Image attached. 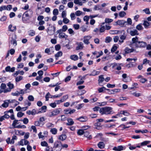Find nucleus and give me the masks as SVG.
<instances>
[{
    "label": "nucleus",
    "instance_id": "33",
    "mask_svg": "<svg viewBox=\"0 0 151 151\" xmlns=\"http://www.w3.org/2000/svg\"><path fill=\"white\" fill-rule=\"evenodd\" d=\"M8 100L5 101L4 102V103L1 106L4 107L6 108L7 107L9 106V102L8 101Z\"/></svg>",
    "mask_w": 151,
    "mask_h": 151
},
{
    "label": "nucleus",
    "instance_id": "18",
    "mask_svg": "<svg viewBox=\"0 0 151 151\" xmlns=\"http://www.w3.org/2000/svg\"><path fill=\"white\" fill-rule=\"evenodd\" d=\"M17 29L16 26H12V24H10L8 27V30L11 32H14L16 31Z\"/></svg>",
    "mask_w": 151,
    "mask_h": 151
},
{
    "label": "nucleus",
    "instance_id": "5",
    "mask_svg": "<svg viewBox=\"0 0 151 151\" xmlns=\"http://www.w3.org/2000/svg\"><path fill=\"white\" fill-rule=\"evenodd\" d=\"M61 110L60 108L56 109L50 112L48 114V116L50 117L56 116L60 113Z\"/></svg>",
    "mask_w": 151,
    "mask_h": 151
},
{
    "label": "nucleus",
    "instance_id": "14",
    "mask_svg": "<svg viewBox=\"0 0 151 151\" xmlns=\"http://www.w3.org/2000/svg\"><path fill=\"white\" fill-rule=\"evenodd\" d=\"M76 44L77 45L76 48V50H82L83 49L84 47L83 44L82 42H77Z\"/></svg>",
    "mask_w": 151,
    "mask_h": 151
},
{
    "label": "nucleus",
    "instance_id": "19",
    "mask_svg": "<svg viewBox=\"0 0 151 151\" xmlns=\"http://www.w3.org/2000/svg\"><path fill=\"white\" fill-rule=\"evenodd\" d=\"M67 136L65 134H62L58 136V139L59 140L63 141L67 138Z\"/></svg>",
    "mask_w": 151,
    "mask_h": 151
},
{
    "label": "nucleus",
    "instance_id": "36",
    "mask_svg": "<svg viewBox=\"0 0 151 151\" xmlns=\"http://www.w3.org/2000/svg\"><path fill=\"white\" fill-rule=\"evenodd\" d=\"M34 124L36 126L41 127L44 124V123H41L39 121H36L35 122Z\"/></svg>",
    "mask_w": 151,
    "mask_h": 151
},
{
    "label": "nucleus",
    "instance_id": "10",
    "mask_svg": "<svg viewBox=\"0 0 151 151\" xmlns=\"http://www.w3.org/2000/svg\"><path fill=\"white\" fill-rule=\"evenodd\" d=\"M12 6L11 5H8L7 6L2 5L0 6V12H1L3 10H10L12 9Z\"/></svg>",
    "mask_w": 151,
    "mask_h": 151
},
{
    "label": "nucleus",
    "instance_id": "31",
    "mask_svg": "<svg viewBox=\"0 0 151 151\" xmlns=\"http://www.w3.org/2000/svg\"><path fill=\"white\" fill-rule=\"evenodd\" d=\"M77 119L81 122H84L86 121L87 120V118L86 117L81 116Z\"/></svg>",
    "mask_w": 151,
    "mask_h": 151
},
{
    "label": "nucleus",
    "instance_id": "46",
    "mask_svg": "<svg viewBox=\"0 0 151 151\" xmlns=\"http://www.w3.org/2000/svg\"><path fill=\"white\" fill-rule=\"evenodd\" d=\"M112 40V38L110 37H106L105 39V42L106 43H109Z\"/></svg>",
    "mask_w": 151,
    "mask_h": 151
},
{
    "label": "nucleus",
    "instance_id": "28",
    "mask_svg": "<svg viewBox=\"0 0 151 151\" xmlns=\"http://www.w3.org/2000/svg\"><path fill=\"white\" fill-rule=\"evenodd\" d=\"M62 55L63 53L61 51H59L55 55V59L57 60L58 59V58L61 56Z\"/></svg>",
    "mask_w": 151,
    "mask_h": 151
},
{
    "label": "nucleus",
    "instance_id": "1",
    "mask_svg": "<svg viewBox=\"0 0 151 151\" xmlns=\"http://www.w3.org/2000/svg\"><path fill=\"white\" fill-rule=\"evenodd\" d=\"M132 43L131 45L133 46L135 45L136 47H144L147 45V43L143 41H138V38L136 36L132 39Z\"/></svg>",
    "mask_w": 151,
    "mask_h": 151
},
{
    "label": "nucleus",
    "instance_id": "17",
    "mask_svg": "<svg viewBox=\"0 0 151 151\" xmlns=\"http://www.w3.org/2000/svg\"><path fill=\"white\" fill-rule=\"evenodd\" d=\"M51 27L53 28V30L52 29L50 30L49 29H48L47 32L50 35H52L54 34L56 30V27L55 26H51Z\"/></svg>",
    "mask_w": 151,
    "mask_h": 151
},
{
    "label": "nucleus",
    "instance_id": "55",
    "mask_svg": "<svg viewBox=\"0 0 151 151\" xmlns=\"http://www.w3.org/2000/svg\"><path fill=\"white\" fill-rule=\"evenodd\" d=\"M45 151H53V147H50L48 145L45 149Z\"/></svg>",
    "mask_w": 151,
    "mask_h": 151
},
{
    "label": "nucleus",
    "instance_id": "22",
    "mask_svg": "<svg viewBox=\"0 0 151 151\" xmlns=\"http://www.w3.org/2000/svg\"><path fill=\"white\" fill-rule=\"evenodd\" d=\"M126 38V36L124 35H121L120 38V39L119 40V44L121 45L122 43H123L124 41V40H125Z\"/></svg>",
    "mask_w": 151,
    "mask_h": 151
},
{
    "label": "nucleus",
    "instance_id": "27",
    "mask_svg": "<svg viewBox=\"0 0 151 151\" xmlns=\"http://www.w3.org/2000/svg\"><path fill=\"white\" fill-rule=\"evenodd\" d=\"M10 117L7 114H5L3 116L0 117V121L2 122L5 119H8Z\"/></svg>",
    "mask_w": 151,
    "mask_h": 151
},
{
    "label": "nucleus",
    "instance_id": "30",
    "mask_svg": "<svg viewBox=\"0 0 151 151\" xmlns=\"http://www.w3.org/2000/svg\"><path fill=\"white\" fill-rule=\"evenodd\" d=\"M71 59L74 61H76L78 59V57L77 55H71L70 57Z\"/></svg>",
    "mask_w": 151,
    "mask_h": 151
},
{
    "label": "nucleus",
    "instance_id": "35",
    "mask_svg": "<svg viewBox=\"0 0 151 151\" xmlns=\"http://www.w3.org/2000/svg\"><path fill=\"white\" fill-rule=\"evenodd\" d=\"M23 77L22 76H19L16 77L15 80L16 82H18L22 80L23 79Z\"/></svg>",
    "mask_w": 151,
    "mask_h": 151
},
{
    "label": "nucleus",
    "instance_id": "40",
    "mask_svg": "<svg viewBox=\"0 0 151 151\" xmlns=\"http://www.w3.org/2000/svg\"><path fill=\"white\" fill-rule=\"evenodd\" d=\"M85 132L82 129H79L78 130L77 133L79 135H82L84 134Z\"/></svg>",
    "mask_w": 151,
    "mask_h": 151
},
{
    "label": "nucleus",
    "instance_id": "23",
    "mask_svg": "<svg viewBox=\"0 0 151 151\" xmlns=\"http://www.w3.org/2000/svg\"><path fill=\"white\" fill-rule=\"evenodd\" d=\"M94 126H95L96 129H97L99 130L101 129L102 126L100 122H97L95 123Z\"/></svg>",
    "mask_w": 151,
    "mask_h": 151
},
{
    "label": "nucleus",
    "instance_id": "3",
    "mask_svg": "<svg viewBox=\"0 0 151 151\" xmlns=\"http://www.w3.org/2000/svg\"><path fill=\"white\" fill-rule=\"evenodd\" d=\"M32 14V12L30 10L25 12L22 15V21L24 23H27L31 17Z\"/></svg>",
    "mask_w": 151,
    "mask_h": 151
},
{
    "label": "nucleus",
    "instance_id": "7",
    "mask_svg": "<svg viewBox=\"0 0 151 151\" xmlns=\"http://www.w3.org/2000/svg\"><path fill=\"white\" fill-rule=\"evenodd\" d=\"M7 86L8 87V88H6V89L4 91V93H6L8 92H10L13 89L14 86L13 83H12L10 82H9L6 84Z\"/></svg>",
    "mask_w": 151,
    "mask_h": 151
},
{
    "label": "nucleus",
    "instance_id": "50",
    "mask_svg": "<svg viewBox=\"0 0 151 151\" xmlns=\"http://www.w3.org/2000/svg\"><path fill=\"white\" fill-rule=\"evenodd\" d=\"M74 3L76 4H78L80 6H82L83 4L81 2L80 0H74Z\"/></svg>",
    "mask_w": 151,
    "mask_h": 151
},
{
    "label": "nucleus",
    "instance_id": "9",
    "mask_svg": "<svg viewBox=\"0 0 151 151\" xmlns=\"http://www.w3.org/2000/svg\"><path fill=\"white\" fill-rule=\"evenodd\" d=\"M130 30L129 33L131 36H134L139 34L138 31L136 29H134L133 28H130L128 29V30Z\"/></svg>",
    "mask_w": 151,
    "mask_h": 151
},
{
    "label": "nucleus",
    "instance_id": "44",
    "mask_svg": "<svg viewBox=\"0 0 151 151\" xmlns=\"http://www.w3.org/2000/svg\"><path fill=\"white\" fill-rule=\"evenodd\" d=\"M150 24L149 22L147 21H144L143 23V25L144 26L145 28H147L148 27Z\"/></svg>",
    "mask_w": 151,
    "mask_h": 151
},
{
    "label": "nucleus",
    "instance_id": "12",
    "mask_svg": "<svg viewBox=\"0 0 151 151\" xmlns=\"http://www.w3.org/2000/svg\"><path fill=\"white\" fill-rule=\"evenodd\" d=\"M127 22L124 20H118L115 22V25H119L121 26H123Z\"/></svg>",
    "mask_w": 151,
    "mask_h": 151
},
{
    "label": "nucleus",
    "instance_id": "29",
    "mask_svg": "<svg viewBox=\"0 0 151 151\" xmlns=\"http://www.w3.org/2000/svg\"><path fill=\"white\" fill-rule=\"evenodd\" d=\"M84 136L89 139H90L92 138L91 135L88 132H85Z\"/></svg>",
    "mask_w": 151,
    "mask_h": 151
},
{
    "label": "nucleus",
    "instance_id": "4",
    "mask_svg": "<svg viewBox=\"0 0 151 151\" xmlns=\"http://www.w3.org/2000/svg\"><path fill=\"white\" fill-rule=\"evenodd\" d=\"M61 145V142L58 140L55 141L53 147V151H60L62 149Z\"/></svg>",
    "mask_w": 151,
    "mask_h": 151
},
{
    "label": "nucleus",
    "instance_id": "54",
    "mask_svg": "<svg viewBox=\"0 0 151 151\" xmlns=\"http://www.w3.org/2000/svg\"><path fill=\"white\" fill-rule=\"evenodd\" d=\"M119 15L120 17H123L126 15V13L124 11H122L119 13Z\"/></svg>",
    "mask_w": 151,
    "mask_h": 151
},
{
    "label": "nucleus",
    "instance_id": "16",
    "mask_svg": "<svg viewBox=\"0 0 151 151\" xmlns=\"http://www.w3.org/2000/svg\"><path fill=\"white\" fill-rule=\"evenodd\" d=\"M8 101L9 102V104H12L13 105L14 107H15L17 105L19 104V103L16 101L15 99L13 100H8Z\"/></svg>",
    "mask_w": 151,
    "mask_h": 151
},
{
    "label": "nucleus",
    "instance_id": "37",
    "mask_svg": "<svg viewBox=\"0 0 151 151\" xmlns=\"http://www.w3.org/2000/svg\"><path fill=\"white\" fill-rule=\"evenodd\" d=\"M106 90L109 91V94H114L115 92H118V89H115L112 90H109V89H106Z\"/></svg>",
    "mask_w": 151,
    "mask_h": 151
},
{
    "label": "nucleus",
    "instance_id": "26",
    "mask_svg": "<svg viewBox=\"0 0 151 151\" xmlns=\"http://www.w3.org/2000/svg\"><path fill=\"white\" fill-rule=\"evenodd\" d=\"M47 109V106H44L42 107L41 109H40V111L37 112V113H40L42 112H45V110Z\"/></svg>",
    "mask_w": 151,
    "mask_h": 151
},
{
    "label": "nucleus",
    "instance_id": "61",
    "mask_svg": "<svg viewBox=\"0 0 151 151\" xmlns=\"http://www.w3.org/2000/svg\"><path fill=\"white\" fill-rule=\"evenodd\" d=\"M68 33L71 35H73L75 34V32L71 28L69 29H68Z\"/></svg>",
    "mask_w": 151,
    "mask_h": 151
},
{
    "label": "nucleus",
    "instance_id": "49",
    "mask_svg": "<svg viewBox=\"0 0 151 151\" xmlns=\"http://www.w3.org/2000/svg\"><path fill=\"white\" fill-rule=\"evenodd\" d=\"M29 35L31 36H34L35 34V32L33 30H30L29 32Z\"/></svg>",
    "mask_w": 151,
    "mask_h": 151
},
{
    "label": "nucleus",
    "instance_id": "59",
    "mask_svg": "<svg viewBox=\"0 0 151 151\" xmlns=\"http://www.w3.org/2000/svg\"><path fill=\"white\" fill-rule=\"evenodd\" d=\"M59 12L57 9H55L53 11V14L54 15H57L58 14Z\"/></svg>",
    "mask_w": 151,
    "mask_h": 151
},
{
    "label": "nucleus",
    "instance_id": "6",
    "mask_svg": "<svg viewBox=\"0 0 151 151\" xmlns=\"http://www.w3.org/2000/svg\"><path fill=\"white\" fill-rule=\"evenodd\" d=\"M56 33L57 34H59L58 37L60 39L65 38L66 39L68 37V35L60 29L56 31Z\"/></svg>",
    "mask_w": 151,
    "mask_h": 151
},
{
    "label": "nucleus",
    "instance_id": "32",
    "mask_svg": "<svg viewBox=\"0 0 151 151\" xmlns=\"http://www.w3.org/2000/svg\"><path fill=\"white\" fill-rule=\"evenodd\" d=\"M121 113L126 116H128L130 115V114L126 110L121 111Z\"/></svg>",
    "mask_w": 151,
    "mask_h": 151
},
{
    "label": "nucleus",
    "instance_id": "58",
    "mask_svg": "<svg viewBox=\"0 0 151 151\" xmlns=\"http://www.w3.org/2000/svg\"><path fill=\"white\" fill-rule=\"evenodd\" d=\"M132 62H130L129 63L126 65V67L128 68H129L131 67H133L134 66V65L132 63Z\"/></svg>",
    "mask_w": 151,
    "mask_h": 151
},
{
    "label": "nucleus",
    "instance_id": "48",
    "mask_svg": "<svg viewBox=\"0 0 151 151\" xmlns=\"http://www.w3.org/2000/svg\"><path fill=\"white\" fill-rule=\"evenodd\" d=\"M0 88L3 90L4 93V90L6 88V84L4 83H2L0 86Z\"/></svg>",
    "mask_w": 151,
    "mask_h": 151
},
{
    "label": "nucleus",
    "instance_id": "2",
    "mask_svg": "<svg viewBox=\"0 0 151 151\" xmlns=\"http://www.w3.org/2000/svg\"><path fill=\"white\" fill-rule=\"evenodd\" d=\"M112 108L109 106H106L100 109L99 112L101 114H105L106 115L112 114L114 112L112 110Z\"/></svg>",
    "mask_w": 151,
    "mask_h": 151
},
{
    "label": "nucleus",
    "instance_id": "8",
    "mask_svg": "<svg viewBox=\"0 0 151 151\" xmlns=\"http://www.w3.org/2000/svg\"><path fill=\"white\" fill-rule=\"evenodd\" d=\"M123 66V64L122 63H114L112 64V68L119 70L122 69V67Z\"/></svg>",
    "mask_w": 151,
    "mask_h": 151
},
{
    "label": "nucleus",
    "instance_id": "52",
    "mask_svg": "<svg viewBox=\"0 0 151 151\" xmlns=\"http://www.w3.org/2000/svg\"><path fill=\"white\" fill-rule=\"evenodd\" d=\"M150 141H145L141 143V145L143 146L147 145V144L150 143Z\"/></svg>",
    "mask_w": 151,
    "mask_h": 151
},
{
    "label": "nucleus",
    "instance_id": "64",
    "mask_svg": "<svg viewBox=\"0 0 151 151\" xmlns=\"http://www.w3.org/2000/svg\"><path fill=\"white\" fill-rule=\"evenodd\" d=\"M75 14L74 13H72L70 14V17H71V20H74L76 18Z\"/></svg>",
    "mask_w": 151,
    "mask_h": 151
},
{
    "label": "nucleus",
    "instance_id": "34",
    "mask_svg": "<svg viewBox=\"0 0 151 151\" xmlns=\"http://www.w3.org/2000/svg\"><path fill=\"white\" fill-rule=\"evenodd\" d=\"M100 73L99 71H96L95 70H93L91 73L89 74V75L90 76H95L99 75Z\"/></svg>",
    "mask_w": 151,
    "mask_h": 151
},
{
    "label": "nucleus",
    "instance_id": "45",
    "mask_svg": "<svg viewBox=\"0 0 151 151\" xmlns=\"http://www.w3.org/2000/svg\"><path fill=\"white\" fill-rule=\"evenodd\" d=\"M18 90H19L18 93L19 94H22V95L24 94L26 92H25L26 91V90L21 89L20 88L18 89Z\"/></svg>",
    "mask_w": 151,
    "mask_h": 151
},
{
    "label": "nucleus",
    "instance_id": "11",
    "mask_svg": "<svg viewBox=\"0 0 151 151\" xmlns=\"http://www.w3.org/2000/svg\"><path fill=\"white\" fill-rule=\"evenodd\" d=\"M91 36H85L83 37V42L86 45H88L90 43L89 40L91 38Z\"/></svg>",
    "mask_w": 151,
    "mask_h": 151
},
{
    "label": "nucleus",
    "instance_id": "24",
    "mask_svg": "<svg viewBox=\"0 0 151 151\" xmlns=\"http://www.w3.org/2000/svg\"><path fill=\"white\" fill-rule=\"evenodd\" d=\"M10 42L14 46L17 45V42L15 39H14L12 37L10 38Z\"/></svg>",
    "mask_w": 151,
    "mask_h": 151
},
{
    "label": "nucleus",
    "instance_id": "60",
    "mask_svg": "<svg viewBox=\"0 0 151 151\" xmlns=\"http://www.w3.org/2000/svg\"><path fill=\"white\" fill-rule=\"evenodd\" d=\"M19 121H23L24 124H27L29 122L28 119L26 118H24L23 120H20Z\"/></svg>",
    "mask_w": 151,
    "mask_h": 151
},
{
    "label": "nucleus",
    "instance_id": "56",
    "mask_svg": "<svg viewBox=\"0 0 151 151\" xmlns=\"http://www.w3.org/2000/svg\"><path fill=\"white\" fill-rule=\"evenodd\" d=\"M63 21L64 24H67L69 23L70 20L66 17L63 18Z\"/></svg>",
    "mask_w": 151,
    "mask_h": 151
},
{
    "label": "nucleus",
    "instance_id": "41",
    "mask_svg": "<svg viewBox=\"0 0 151 151\" xmlns=\"http://www.w3.org/2000/svg\"><path fill=\"white\" fill-rule=\"evenodd\" d=\"M51 95L49 92H48L45 96V101H49V98H50Z\"/></svg>",
    "mask_w": 151,
    "mask_h": 151
},
{
    "label": "nucleus",
    "instance_id": "25",
    "mask_svg": "<svg viewBox=\"0 0 151 151\" xmlns=\"http://www.w3.org/2000/svg\"><path fill=\"white\" fill-rule=\"evenodd\" d=\"M99 148L100 149H103L104 148L105 145L103 142H99L97 144Z\"/></svg>",
    "mask_w": 151,
    "mask_h": 151
},
{
    "label": "nucleus",
    "instance_id": "20",
    "mask_svg": "<svg viewBox=\"0 0 151 151\" xmlns=\"http://www.w3.org/2000/svg\"><path fill=\"white\" fill-rule=\"evenodd\" d=\"M67 121L68 122L66 123V125L67 126L72 125L74 124V122L71 118H68Z\"/></svg>",
    "mask_w": 151,
    "mask_h": 151
},
{
    "label": "nucleus",
    "instance_id": "57",
    "mask_svg": "<svg viewBox=\"0 0 151 151\" xmlns=\"http://www.w3.org/2000/svg\"><path fill=\"white\" fill-rule=\"evenodd\" d=\"M106 88L104 87H103L101 88H98V90L99 91V93H101L104 90H106Z\"/></svg>",
    "mask_w": 151,
    "mask_h": 151
},
{
    "label": "nucleus",
    "instance_id": "62",
    "mask_svg": "<svg viewBox=\"0 0 151 151\" xmlns=\"http://www.w3.org/2000/svg\"><path fill=\"white\" fill-rule=\"evenodd\" d=\"M68 97V95H64L63 96L62 98L61 99L62 102H63L66 101Z\"/></svg>",
    "mask_w": 151,
    "mask_h": 151
},
{
    "label": "nucleus",
    "instance_id": "38",
    "mask_svg": "<svg viewBox=\"0 0 151 151\" xmlns=\"http://www.w3.org/2000/svg\"><path fill=\"white\" fill-rule=\"evenodd\" d=\"M50 132L52 134L55 135L57 134L58 130L55 128H52L50 129Z\"/></svg>",
    "mask_w": 151,
    "mask_h": 151
},
{
    "label": "nucleus",
    "instance_id": "51",
    "mask_svg": "<svg viewBox=\"0 0 151 151\" xmlns=\"http://www.w3.org/2000/svg\"><path fill=\"white\" fill-rule=\"evenodd\" d=\"M129 126H126L124 124H121L119 126V127H120L122 128V130H124L126 128H128L129 127Z\"/></svg>",
    "mask_w": 151,
    "mask_h": 151
},
{
    "label": "nucleus",
    "instance_id": "15",
    "mask_svg": "<svg viewBox=\"0 0 151 151\" xmlns=\"http://www.w3.org/2000/svg\"><path fill=\"white\" fill-rule=\"evenodd\" d=\"M125 147L122 145H120L117 147H114L113 148V150L116 151H121L125 150Z\"/></svg>",
    "mask_w": 151,
    "mask_h": 151
},
{
    "label": "nucleus",
    "instance_id": "53",
    "mask_svg": "<svg viewBox=\"0 0 151 151\" xmlns=\"http://www.w3.org/2000/svg\"><path fill=\"white\" fill-rule=\"evenodd\" d=\"M68 29V27L66 25H64L62 27V29H60L63 32H65Z\"/></svg>",
    "mask_w": 151,
    "mask_h": 151
},
{
    "label": "nucleus",
    "instance_id": "63",
    "mask_svg": "<svg viewBox=\"0 0 151 151\" xmlns=\"http://www.w3.org/2000/svg\"><path fill=\"white\" fill-rule=\"evenodd\" d=\"M143 11L147 14H150V12L149 8H146L143 9Z\"/></svg>",
    "mask_w": 151,
    "mask_h": 151
},
{
    "label": "nucleus",
    "instance_id": "39",
    "mask_svg": "<svg viewBox=\"0 0 151 151\" xmlns=\"http://www.w3.org/2000/svg\"><path fill=\"white\" fill-rule=\"evenodd\" d=\"M98 82L99 83H102L104 80L103 75H101L99 76Z\"/></svg>",
    "mask_w": 151,
    "mask_h": 151
},
{
    "label": "nucleus",
    "instance_id": "43",
    "mask_svg": "<svg viewBox=\"0 0 151 151\" xmlns=\"http://www.w3.org/2000/svg\"><path fill=\"white\" fill-rule=\"evenodd\" d=\"M63 94V93H60L58 94L55 95H51V96L50 97V98H55L60 97V96H62Z\"/></svg>",
    "mask_w": 151,
    "mask_h": 151
},
{
    "label": "nucleus",
    "instance_id": "21",
    "mask_svg": "<svg viewBox=\"0 0 151 151\" xmlns=\"http://www.w3.org/2000/svg\"><path fill=\"white\" fill-rule=\"evenodd\" d=\"M135 50L133 48H129L128 47H126L124 50L126 53H129L134 52Z\"/></svg>",
    "mask_w": 151,
    "mask_h": 151
},
{
    "label": "nucleus",
    "instance_id": "42",
    "mask_svg": "<svg viewBox=\"0 0 151 151\" xmlns=\"http://www.w3.org/2000/svg\"><path fill=\"white\" fill-rule=\"evenodd\" d=\"M136 28L139 31L142 30L143 29V28L142 25L141 24H140L137 25L136 26Z\"/></svg>",
    "mask_w": 151,
    "mask_h": 151
},
{
    "label": "nucleus",
    "instance_id": "47",
    "mask_svg": "<svg viewBox=\"0 0 151 151\" xmlns=\"http://www.w3.org/2000/svg\"><path fill=\"white\" fill-rule=\"evenodd\" d=\"M117 46L115 45H114L112 47L111 50V53H113L114 52L117 50Z\"/></svg>",
    "mask_w": 151,
    "mask_h": 151
},
{
    "label": "nucleus",
    "instance_id": "13",
    "mask_svg": "<svg viewBox=\"0 0 151 151\" xmlns=\"http://www.w3.org/2000/svg\"><path fill=\"white\" fill-rule=\"evenodd\" d=\"M75 111L76 110L75 109H71V108L65 109L64 111V114H71Z\"/></svg>",
    "mask_w": 151,
    "mask_h": 151
}]
</instances>
